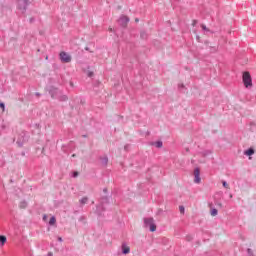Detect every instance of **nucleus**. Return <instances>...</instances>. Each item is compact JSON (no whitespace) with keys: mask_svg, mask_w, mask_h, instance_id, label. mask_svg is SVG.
<instances>
[{"mask_svg":"<svg viewBox=\"0 0 256 256\" xmlns=\"http://www.w3.org/2000/svg\"><path fill=\"white\" fill-rule=\"evenodd\" d=\"M55 223H57V219L55 218V216H52L49 220V225H55Z\"/></svg>","mask_w":256,"mask_h":256,"instance_id":"20","label":"nucleus"},{"mask_svg":"<svg viewBox=\"0 0 256 256\" xmlns=\"http://www.w3.org/2000/svg\"><path fill=\"white\" fill-rule=\"evenodd\" d=\"M58 241H60V243L63 241V238L58 237Z\"/></svg>","mask_w":256,"mask_h":256,"instance_id":"34","label":"nucleus"},{"mask_svg":"<svg viewBox=\"0 0 256 256\" xmlns=\"http://www.w3.org/2000/svg\"><path fill=\"white\" fill-rule=\"evenodd\" d=\"M103 193H107V188H104V189H103Z\"/></svg>","mask_w":256,"mask_h":256,"instance_id":"35","label":"nucleus"},{"mask_svg":"<svg viewBox=\"0 0 256 256\" xmlns=\"http://www.w3.org/2000/svg\"><path fill=\"white\" fill-rule=\"evenodd\" d=\"M56 99H58L59 101L65 102L69 100V97H67V95L62 94V92H60Z\"/></svg>","mask_w":256,"mask_h":256,"instance_id":"11","label":"nucleus"},{"mask_svg":"<svg viewBox=\"0 0 256 256\" xmlns=\"http://www.w3.org/2000/svg\"><path fill=\"white\" fill-rule=\"evenodd\" d=\"M218 213L219 211L217 210V208H212L210 211V214L212 215V217H217Z\"/></svg>","mask_w":256,"mask_h":256,"instance_id":"17","label":"nucleus"},{"mask_svg":"<svg viewBox=\"0 0 256 256\" xmlns=\"http://www.w3.org/2000/svg\"><path fill=\"white\" fill-rule=\"evenodd\" d=\"M127 149H129V145L124 146V150L127 151Z\"/></svg>","mask_w":256,"mask_h":256,"instance_id":"30","label":"nucleus"},{"mask_svg":"<svg viewBox=\"0 0 256 256\" xmlns=\"http://www.w3.org/2000/svg\"><path fill=\"white\" fill-rule=\"evenodd\" d=\"M222 185L225 189H229V184H227V181H222Z\"/></svg>","mask_w":256,"mask_h":256,"instance_id":"22","label":"nucleus"},{"mask_svg":"<svg viewBox=\"0 0 256 256\" xmlns=\"http://www.w3.org/2000/svg\"><path fill=\"white\" fill-rule=\"evenodd\" d=\"M180 213H185V207L184 206H179Z\"/></svg>","mask_w":256,"mask_h":256,"instance_id":"28","label":"nucleus"},{"mask_svg":"<svg viewBox=\"0 0 256 256\" xmlns=\"http://www.w3.org/2000/svg\"><path fill=\"white\" fill-rule=\"evenodd\" d=\"M118 23L121 25V27H127V24L129 23V17L122 15L118 20Z\"/></svg>","mask_w":256,"mask_h":256,"instance_id":"9","label":"nucleus"},{"mask_svg":"<svg viewBox=\"0 0 256 256\" xmlns=\"http://www.w3.org/2000/svg\"><path fill=\"white\" fill-rule=\"evenodd\" d=\"M201 28L203 29V31H209V28H207V26L205 24H202Z\"/></svg>","mask_w":256,"mask_h":256,"instance_id":"26","label":"nucleus"},{"mask_svg":"<svg viewBox=\"0 0 256 256\" xmlns=\"http://www.w3.org/2000/svg\"><path fill=\"white\" fill-rule=\"evenodd\" d=\"M104 205H109V197L108 196H102L100 198V204L96 206V213L98 215H101L103 211H105Z\"/></svg>","mask_w":256,"mask_h":256,"instance_id":"2","label":"nucleus"},{"mask_svg":"<svg viewBox=\"0 0 256 256\" xmlns=\"http://www.w3.org/2000/svg\"><path fill=\"white\" fill-rule=\"evenodd\" d=\"M242 81L246 89L253 87V79L251 78V74L249 72H243Z\"/></svg>","mask_w":256,"mask_h":256,"instance_id":"3","label":"nucleus"},{"mask_svg":"<svg viewBox=\"0 0 256 256\" xmlns=\"http://www.w3.org/2000/svg\"><path fill=\"white\" fill-rule=\"evenodd\" d=\"M100 161H101V164L103 165V167H107V165L109 163V158L107 156L100 157Z\"/></svg>","mask_w":256,"mask_h":256,"instance_id":"13","label":"nucleus"},{"mask_svg":"<svg viewBox=\"0 0 256 256\" xmlns=\"http://www.w3.org/2000/svg\"><path fill=\"white\" fill-rule=\"evenodd\" d=\"M186 241H193V236L192 235H187L186 236Z\"/></svg>","mask_w":256,"mask_h":256,"instance_id":"25","label":"nucleus"},{"mask_svg":"<svg viewBox=\"0 0 256 256\" xmlns=\"http://www.w3.org/2000/svg\"><path fill=\"white\" fill-rule=\"evenodd\" d=\"M17 2V9H19V11H22V13H25V11H27V7L31 5V0H17Z\"/></svg>","mask_w":256,"mask_h":256,"instance_id":"4","label":"nucleus"},{"mask_svg":"<svg viewBox=\"0 0 256 256\" xmlns=\"http://www.w3.org/2000/svg\"><path fill=\"white\" fill-rule=\"evenodd\" d=\"M35 95H36V97H41V93H39V92H36Z\"/></svg>","mask_w":256,"mask_h":256,"instance_id":"29","label":"nucleus"},{"mask_svg":"<svg viewBox=\"0 0 256 256\" xmlns=\"http://www.w3.org/2000/svg\"><path fill=\"white\" fill-rule=\"evenodd\" d=\"M144 227L146 229L149 228L151 233H155V231H157V225L155 224V219H153V217L144 218Z\"/></svg>","mask_w":256,"mask_h":256,"instance_id":"1","label":"nucleus"},{"mask_svg":"<svg viewBox=\"0 0 256 256\" xmlns=\"http://www.w3.org/2000/svg\"><path fill=\"white\" fill-rule=\"evenodd\" d=\"M35 21V18H30V23H33Z\"/></svg>","mask_w":256,"mask_h":256,"instance_id":"33","label":"nucleus"},{"mask_svg":"<svg viewBox=\"0 0 256 256\" xmlns=\"http://www.w3.org/2000/svg\"><path fill=\"white\" fill-rule=\"evenodd\" d=\"M25 141H27V136H26V133L25 132H22L19 137H18V140H17V145L18 147H22L23 144L25 143Z\"/></svg>","mask_w":256,"mask_h":256,"instance_id":"7","label":"nucleus"},{"mask_svg":"<svg viewBox=\"0 0 256 256\" xmlns=\"http://www.w3.org/2000/svg\"><path fill=\"white\" fill-rule=\"evenodd\" d=\"M0 109L5 112V104L3 102H0Z\"/></svg>","mask_w":256,"mask_h":256,"instance_id":"24","label":"nucleus"},{"mask_svg":"<svg viewBox=\"0 0 256 256\" xmlns=\"http://www.w3.org/2000/svg\"><path fill=\"white\" fill-rule=\"evenodd\" d=\"M121 249L123 255H129V253H131V248L125 243L122 244Z\"/></svg>","mask_w":256,"mask_h":256,"instance_id":"10","label":"nucleus"},{"mask_svg":"<svg viewBox=\"0 0 256 256\" xmlns=\"http://www.w3.org/2000/svg\"><path fill=\"white\" fill-rule=\"evenodd\" d=\"M247 253H248V256H255V255L253 254V250H252L251 248H248V249H247Z\"/></svg>","mask_w":256,"mask_h":256,"instance_id":"23","label":"nucleus"},{"mask_svg":"<svg viewBox=\"0 0 256 256\" xmlns=\"http://www.w3.org/2000/svg\"><path fill=\"white\" fill-rule=\"evenodd\" d=\"M85 51H89L91 53V50L89 47H85Z\"/></svg>","mask_w":256,"mask_h":256,"instance_id":"31","label":"nucleus"},{"mask_svg":"<svg viewBox=\"0 0 256 256\" xmlns=\"http://www.w3.org/2000/svg\"><path fill=\"white\" fill-rule=\"evenodd\" d=\"M135 22H136V23H139V18H136V19H135Z\"/></svg>","mask_w":256,"mask_h":256,"instance_id":"36","label":"nucleus"},{"mask_svg":"<svg viewBox=\"0 0 256 256\" xmlns=\"http://www.w3.org/2000/svg\"><path fill=\"white\" fill-rule=\"evenodd\" d=\"M87 201H89V198H88V197H83V198L80 200V204H81V205H86Z\"/></svg>","mask_w":256,"mask_h":256,"instance_id":"21","label":"nucleus"},{"mask_svg":"<svg viewBox=\"0 0 256 256\" xmlns=\"http://www.w3.org/2000/svg\"><path fill=\"white\" fill-rule=\"evenodd\" d=\"M140 37H141V39H147V37H149V35L147 34L146 31H141L140 32Z\"/></svg>","mask_w":256,"mask_h":256,"instance_id":"19","label":"nucleus"},{"mask_svg":"<svg viewBox=\"0 0 256 256\" xmlns=\"http://www.w3.org/2000/svg\"><path fill=\"white\" fill-rule=\"evenodd\" d=\"M83 137H87V135H84Z\"/></svg>","mask_w":256,"mask_h":256,"instance_id":"40","label":"nucleus"},{"mask_svg":"<svg viewBox=\"0 0 256 256\" xmlns=\"http://www.w3.org/2000/svg\"><path fill=\"white\" fill-rule=\"evenodd\" d=\"M186 151H189V148H187Z\"/></svg>","mask_w":256,"mask_h":256,"instance_id":"38","label":"nucleus"},{"mask_svg":"<svg viewBox=\"0 0 256 256\" xmlns=\"http://www.w3.org/2000/svg\"><path fill=\"white\" fill-rule=\"evenodd\" d=\"M48 256H53V253H51V252H50V253H48Z\"/></svg>","mask_w":256,"mask_h":256,"instance_id":"37","label":"nucleus"},{"mask_svg":"<svg viewBox=\"0 0 256 256\" xmlns=\"http://www.w3.org/2000/svg\"><path fill=\"white\" fill-rule=\"evenodd\" d=\"M178 87L183 89V87H185V85L180 84V85H178Z\"/></svg>","mask_w":256,"mask_h":256,"instance_id":"32","label":"nucleus"},{"mask_svg":"<svg viewBox=\"0 0 256 256\" xmlns=\"http://www.w3.org/2000/svg\"><path fill=\"white\" fill-rule=\"evenodd\" d=\"M72 157H75V154H73Z\"/></svg>","mask_w":256,"mask_h":256,"instance_id":"39","label":"nucleus"},{"mask_svg":"<svg viewBox=\"0 0 256 256\" xmlns=\"http://www.w3.org/2000/svg\"><path fill=\"white\" fill-rule=\"evenodd\" d=\"M60 61L62 63H71V55L67 52H60Z\"/></svg>","mask_w":256,"mask_h":256,"instance_id":"6","label":"nucleus"},{"mask_svg":"<svg viewBox=\"0 0 256 256\" xmlns=\"http://www.w3.org/2000/svg\"><path fill=\"white\" fill-rule=\"evenodd\" d=\"M20 209H27V201L23 200L19 204Z\"/></svg>","mask_w":256,"mask_h":256,"instance_id":"18","label":"nucleus"},{"mask_svg":"<svg viewBox=\"0 0 256 256\" xmlns=\"http://www.w3.org/2000/svg\"><path fill=\"white\" fill-rule=\"evenodd\" d=\"M72 177H74V178H75V177H79V172L74 171L73 174H72Z\"/></svg>","mask_w":256,"mask_h":256,"instance_id":"27","label":"nucleus"},{"mask_svg":"<svg viewBox=\"0 0 256 256\" xmlns=\"http://www.w3.org/2000/svg\"><path fill=\"white\" fill-rule=\"evenodd\" d=\"M194 183H201V169H194Z\"/></svg>","mask_w":256,"mask_h":256,"instance_id":"8","label":"nucleus"},{"mask_svg":"<svg viewBox=\"0 0 256 256\" xmlns=\"http://www.w3.org/2000/svg\"><path fill=\"white\" fill-rule=\"evenodd\" d=\"M213 152L211 150H204L201 152L202 157H207L208 155H211Z\"/></svg>","mask_w":256,"mask_h":256,"instance_id":"16","label":"nucleus"},{"mask_svg":"<svg viewBox=\"0 0 256 256\" xmlns=\"http://www.w3.org/2000/svg\"><path fill=\"white\" fill-rule=\"evenodd\" d=\"M244 155H246L247 157H251V155H255V149L248 148L247 150L244 151Z\"/></svg>","mask_w":256,"mask_h":256,"instance_id":"12","label":"nucleus"},{"mask_svg":"<svg viewBox=\"0 0 256 256\" xmlns=\"http://www.w3.org/2000/svg\"><path fill=\"white\" fill-rule=\"evenodd\" d=\"M7 243V237L5 235H0V245L3 247Z\"/></svg>","mask_w":256,"mask_h":256,"instance_id":"14","label":"nucleus"},{"mask_svg":"<svg viewBox=\"0 0 256 256\" xmlns=\"http://www.w3.org/2000/svg\"><path fill=\"white\" fill-rule=\"evenodd\" d=\"M48 93L52 99H57V97H59V94L61 93V91H59V88H57L55 86H50L48 88Z\"/></svg>","mask_w":256,"mask_h":256,"instance_id":"5","label":"nucleus"},{"mask_svg":"<svg viewBox=\"0 0 256 256\" xmlns=\"http://www.w3.org/2000/svg\"><path fill=\"white\" fill-rule=\"evenodd\" d=\"M152 145H155V147H157V149H161V147H163V141L158 140V141L152 143Z\"/></svg>","mask_w":256,"mask_h":256,"instance_id":"15","label":"nucleus"}]
</instances>
